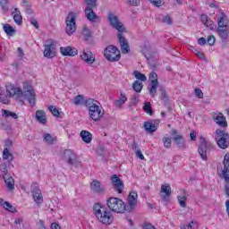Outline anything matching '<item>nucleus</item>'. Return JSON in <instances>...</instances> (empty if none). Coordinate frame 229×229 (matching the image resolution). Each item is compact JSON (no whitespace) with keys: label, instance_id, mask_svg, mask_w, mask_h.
I'll return each mask as SVG.
<instances>
[{"label":"nucleus","instance_id":"51","mask_svg":"<svg viewBox=\"0 0 229 229\" xmlns=\"http://www.w3.org/2000/svg\"><path fill=\"white\" fill-rule=\"evenodd\" d=\"M195 95L199 99H203V91L200 89H195Z\"/></svg>","mask_w":229,"mask_h":229},{"label":"nucleus","instance_id":"23","mask_svg":"<svg viewBox=\"0 0 229 229\" xmlns=\"http://www.w3.org/2000/svg\"><path fill=\"white\" fill-rule=\"evenodd\" d=\"M159 194L164 201H169V197L171 196V185L169 183L163 184Z\"/></svg>","mask_w":229,"mask_h":229},{"label":"nucleus","instance_id":"16","mask_svg":"<svg viewBox=\"0 0 229 229\" xmlns=\"http://www.w3.org/2000/svg\"><path fill=\"white\" fill-rule=\"evenodd\" d=\"M111 183L115 192L118 194H123V191L124 190V182L123 180H121V178H119V176H117V174H113L111 176Z\"/></svg>","mask_w":229,"mask_h":229},{"label":"nucleus","instance_id":"60","mask_svg":"<svg viewBox=\"0 0 229 229\" xmlns=\"http://www.w3.org/2000/svg\"><path fill=\"white\" fill-rule=\"evenodd\" d=\"M124 102H123V100H121L120 98L119 99H117V100H114V105H115V106H117L118 108H121L122 106H123V104Z\"/></svg>","mask_w":229,"mask_h":229},{"label":"nucleus","instance_id":"24","mask_svg":"<svg viewBox=\"0 0 229 229\" xmlns=\"http://www.w3.org/2000/svg\"><path fill=\"white\" fill-rule=\"evenodd\" d=\"M90 189L96 194H105V188L101 184V182L93 180L90 183Z\"/></svg>","mask_w":229,"mask_h":229},{"label":"nucleus","instance_id":"45","mask_svg":"<svg viewBox=\"0 0 229 229\" xmlns=\"http://www.w3.org/2000/svg\"><path fill=\"white\" fill-rule=\"evenodd\" d=\"M159 92H161V96L165 101H167V91L165 90V88L164 87H159Z\"/></svg>","mask_w":229,"mask_h":229},{"label":"nucleus","instance_id":"44","mask_svg":"<svg viewBox=\"0 0 229 229\" xmlns=\"http://www.w3.org/2000/svg\"><path fill=\"white\" fill-rule=\"evenodd\" d=\"M148 79L150 81V83H153V81H158V75L157 74V72H150Z\"/></svg>","mask_w":229,"mask_h":229},{"label":"nucleus","instance_id":"3","mask_svg":"<svg viewBox=\"0 0 229 229\" xmlns=\"http://www.w3.org/2000/svg\"><path fill=\"white\" fill-rule=\"evenodd\" d=\"M93 212L99 223H102L103 225H112V223H114L112 211L106 206H103L100 203H96L93 206Z\"/></svg>","mask_w":229,"mask_h":229},{"label":"nucleus","instance_id":"48","mask_svg":"<svg viewBox=\"0 0 229 229\" xmlns=\"http://www.w3.org/2000/svg\"><path fill=\"white\" fill-rule=\"evenodd\" d=\"M195 223H196L195 221H191L190 222V224L186 225H181V229H196V227H194Z\"/></svg>","mask_w":229,"mask_h":229},{"label":"nucleus","instance_id":"29","mask_svg":"<svg viewBox=\"0 0 229 229\" xmlns=\"http://www.w3.org/2000/svg\"><path fill=\"white\" fill-rule=\"evenodd\" d=\"M81 138L85 144H90V142H92V133L88 131H81Z\"/></svg>","mask_w":229,"mask_h":229},{"label":"nucleus","instance_id":"40","mask_svg":"<svg viewBox=\"0 0 229 229\" xmlns=\"http://www.w3.org/2000/svg\"><path fill=\"white\" fill-rule=\"evenodd\" d=\"M82 35L85 40H90V38H92V31H90V30L87 27L83 29Z\"/></svg>","mask_w":229,"mask_h":229},{"label":"nucleus","instance_id":"33","mask_svg":"<svg viewBox=\"0 0 229 229\" xmlns=\"http://www.w3.org/2000/svg\"><path fill=\"white\" fill-rule=\"evenodd\" d=\"M3 30L4 33H6V35H8L9 37H13V35H15V29H13V27H12V25L8 23L3 26Z\"/></svg>","mask_w":229,"mask_h":229},{"label":"nucleus","instance_id":"26","mask_svg":"<svg viewBox=\"0 0 229 229\" xmlns=\"http://www.w3.org/2000/svg\"><path fill=\"white\" fill-rule=\"evenodd\" d=\"M3 160L8 164V167H13V165H12V162H13V155L10 153L8 148L3 150Z\"/></svg>","mask_w":229,"mask_h":229},{"label":"nucleus","instance_id":"46","mask_svg":"<svg viewBox=\"0 0 229 229\" xmlns=\"http://www.w3.org/2000/svg\"><path fill=\"white\" fill-rule=\"evenodd\" d=\"M163 144L165 148H171V137L163 138Z\"/></svg>","mask_w":229,"mask_h":229},{"label":"nucleus","instance_id":"49","mask_svg":"<svg viewBox=\"0 0 229 229\" xmlns=\"http://www.w3.org/2000/svg\"><path fill=\"white\" fill-rule=\"evenodd\" d=\"M162 22H164L165 24L171 25L173 24V20L171 19V17H169V15H166L163 17Z\"/></svg>","mask_w":229,"mask_h":229},{"label":"nucleus","instance_id":"52","mask_svg":"<svg viewBox=\"0 0 229 229\" xmlns=\"http://www.w3.org/2000/svg\"><path fill=\"white\" fill-rule=\"evenodd\" d=\"M209 19L210 18L207 14H201V16H200V21H201L202 24H204V25H206L207 22H208Z\"/></svg>","mask_w":229,"mask_h":229},{"label":"nucleus","instance_id":"8","mask_svg":"<svg viewBox=\"0 0 229 229\" xmlns=\"http://www.w3.org/2000/svg\"><path fill=\"white\" fill-rule=\"evenodd\" d=\"M104 56L107 62H119L121 60V50L114 45H109L104 50Z\"/></svg>","mask_w":229,"mask_h":229},{"label":"nucleus","instance_id":"61","mask_svg":"<svg viewBox=\"0 0 229 229\" xmlns=\"http://www.w3.org/2000/svg\"><path fill=\"white\" fill-rule=\"evenodd\" d=\"M136 157H138V158H140V160H144V155L142 154L141 150L136 151Z\"/></svg>","mask_w":229,"mask_h":229},{"label":"nucleus","instance_id":"47","mask_svg":"<svg viewBox=\"0 0 229 229\" xmlns=\"http://www.w3.org/2000/svg\"><path fill=\"white\" fill-rule=\"evenodd\" d=\"M149 3H151V4H153L154 6H162V4H164V0H148Z\"/></svg>","mask_w":229,"mask_h":229},{"label":"nucleus","instance_id":"4","mask_svg":"<svg viewBox=\"0 0 229 229\" xmlns=\"http://www.w3.org/2000/svg\"><path fill=\"white\" fill-rule=\"evenodd\" d=\"M84 105L86 108H88L89 115L92 121H101L103 115H105V111L103 110V107L99 106V102H98V100L88 98Z\"/></svg>","mask_w":229,"mask_h":229},{"label":"nucleus","instance_id":"35","mask_svg":"<svg viewBox=\"0 0 229 229\" xmlns=\"http://www.w3.org/2000/svg\"><path fill=\"white\" fill-rule=\"evenodd\" d=\"M22 4L25 8L26 13L28 15H33V9H31V4L28 2V0H22Z\"/></svg>","mask_w":229,"mask_h":229},{"label":"nucleus","instance_id":"19","mask_svg":"<svg viewBox=\"0 0 229 229\" xmlns=\"http://www.w3.org/2000/svg\"><path fill=\"white\" fill-rule=\"evenodd\" d=\"M220 178H224L225 182H229V154H225L224 157V168L220 174Z\"/></svg>","mask_w":229,"mask_h":229},{"label":"nucleus","instance_id":"62","mask_svg":"<svg viewBox=\"0 0 229 229\" xmlns=\"http://www.w3.org/2000/svg\"><path fill=\"white\" fill-rule=\"evenodd\" d=\"M198 44H199V46H205V44H207V39H205V38H199V40H198Z\"/></svg>","mask_w":229,"mask_h":229},{"label":"nucleus","instance_id":"2","mask_svg":"<svg viewBox=\"0 0 229 229\" xmlns=\"http://www.w3.org/2000/svg\"><path fill=\"white\" fill-rule=\"evenodd\" d=\"M9 92L10 98L15 97L17 101H20L21 105H24V101H22V98L29 101L30 106H35L36 105V98H35V90L31 86L28 88H23V91L21 88H12L11 89H7Z\"/></svg>","mask_w":229,"mask_h":229},{"label":"nucleus","instance_id":"63","mask_svg":"<svg viewBox=\"0 0 229 229\" xmlns=\"http://www.w3.org/2000/svg\"><path fill=\"white\" fill-rule=\"evenodd\" d=\"M98 155H100V157H102V155H105V147H99L98 148Z\"/></svg>","mask_w":229,"mask_h":229},{"label":"nucleus","instance_id":"31","mask_svg":"<svg viewBox=\"0 0 229 229\" xmlns=\"http://www.w3.org/2000/svg\"><path fill=\"white\" fill-rule=\"evenodd\" d=\"M151 98L157 96V89H158V81H152L150 87L148 88Z\"/></svg>","mask_w":229,"mask_h":229},{"label":"nucleus","instance_id":"41","mask_svg":"<svg viewBox=\"0 0 229 229\" xmlns=\"http://www.w3.org/2000/svg\"><path fill=\"white\" fill-rule=\"evenodd\" d=\"M4 208H5V210H8L9 212H12L13 214H15V212H17V208H15V207H13L10 202H4Z\"/></svg>","mask_w":229,"mask_h":229},{"label":"nucleus","instance_id":"57","mask_svg":"<svg viewBox=\"0 0 229 229\" xmlns=\"http://www.w3.org/2000/svg\"><path fill=\"white\" fill-rule=\"evenodd\" d=\"M143 229H157V227L149 223H146L143 225Z\"/></svg>","mask_w":229,"mask_h":229},{"label":"nucleus","instance_id":"25","mask_svg":"<svg viewBox=\"0 0 229 229\" xmlns=\"http://www.w3.org/2000/svg\"><path fill=\"white\" fill-rule=\"evenodd\" d=\"M60 51L63 56H76L78 55V49L72 47H61Z\"/></svg>","mask_w":229,"mask_h":229},{"label":"nucleus","instance_id":"28","mask_svg":"<svg viewBox=\"0 0 229 229\" xmlns=\"http://www.w3.org/2000/svg\"><path fill=\"white\" fill-rule=\"evenodd\" d=\"M36 119L40 124H46L47 123V117L44 110H38L36 112Z\"/></svg>","mask_w":229,"mask_h":229},{"label":"nucleus","instance_id":"54","mask_svg":"<svg viewBox=\"0 0 229 229\" xmlns=\"http://www.w3.org/2000/svg\"><path fill=\"white\" fill-rule=\"evenodd\" d=\"M195 55L200 58V60H204L205 62H207V57L205 56V54H203V52H199V51H196L195 52Z\"/></svg>","mask_w":229,"mask_h":229},{"label":"nucleus","instance_id":"38","mask_svg":"<svg viewBox=\"0 0 229 229\" xmlns=\"http://www.w3.org/2000/svg\"><path fill=\"white\" fill-rule=\"evenodd\" d=\"M143 110L148 114V115H153V107L151 106V102H145L143 106Z\"/></svg>","mask_w":229,"mask_h":229},{"label":"nucleus","instance_id":"10","mask_svg":"<svg viewBox=\"0 0 229 229\" xmlns=\"http://www.w3.org/2000/svg\"><path fill=\"white\" fill-rule=\"evenodd\" d=\"M10 168L11 167L8 166V163L4 161V164H2L0 166V171L3 174V178L5 182L7 189L9 191H13V189H15V181L13 180V177H12L8 173V169Z\"/></svg>","mask_w":229,"mask_h":229},{"label":"nucleus","instance_id":"13","mask_svg":"<svg viewBox=\"0 0 229 229\" xmlns=\"http://www.w3.org/2000/svg\"><path fill=\"white\" fill-rule=\"evenodd\" d=\"M45 50L43 55L45 58H55L56 56V41L54 39H47L44 45Z\"/></svg>","mask_w":229,"mask_h":229},{"label":"nucleus","instance_id":"37","mask_svg":"<svg viewBox=\"0 0 229 229\" xmlns=\"http://www.w3.org/2000/svg\"><path fill=\"white\" fill-rule=\"evenodd\" d=\"M142 82L139 81H135L132 84V89L134 92H138L140 93L142 92Z\"/></svg>","mask_w":229,"mask_h":229},{"label":"nucleus","instance_id":"42","mask_svg":"<svg viewBox=\"0 0 229 229\" xmlns=\"http://www.w3.org/2000/svg\"><path fill=\"white\" fill-rule=\"evenodd\" d=\"M145 58L148 60V65L151 67V69L155 71V69H157V63L153 61V57L151 55H145Z\"/></svg>","mask_w":229,"mask_h":229},{"label":"nucleus","instance_id":"30","mask_svg":"<svg viewBox=\"0 0 229 229\" xmlns=\"http://www.w3.org/2000/svg\"><path fill=\"white\" fill-rule=\"evenodd\" d=\"M13 15L15 24L21 26V24H22V15H21V11H19L18 8H15L14 12H13Z\"/></svg>","mask_w":229,"mask_h":229},{"label":"nucleus","instance_id":"12","mask_svg":"<svg viewBox=\"0 0 229 229\" xmlns=\"http://www.w3.org/2000/svg\"><path fill=\"white\" fill-rule=\"evenodd\" d=\"M216 144L221 149H226L229 146V134L228 132H225V131L221 129H217L216 131Z\"/></svg>","mask_w":229,"mask_h":229},{"label":"nucleus","instance_id":"27","mask_svg":"<svg viewBox=\"0 0 229 229\" xmlns=\"http://www.w3.org/2000/svg\"><path fill=\"white\" fill-rule=\"evenodd\" d=\"M182 192V196H178V202L180 207H182V208H185L187 207V199L189 198V191H187L186 190H181Z\"/></svg>","mask_w":229,"mask_h":229},{"label":"nucleus","instance_id":"20","mask_svg":"<svg viewBox=\"0 0 229 229\" xmlns=\"http://www.w3.org/2000/svg\"><path fill=\"white\" fill-rule=\"evenodd\" d=\"M213 121L221 126L222 128H226L228 126V123L226 122V117L223 114V113H213Z\"/></svg>","mask_w":229,"mask_h":229},{"label":"nucleus","instance_id":"11","mask_svg":"<svg viewBox=\"0 0 229 229\" xmlns=\"http://www.w3.org/2000/svg\"><path fill=\"white\" fill-rule=\"evenodd\" d=\"M76 13L70 12L68 13V15L65 20V31L67 35H69L70 37L71 35H72V33L76 32Z\"/></svg>","mask_w":229,"mask_h":229},{"label":"nucleus","instance_id":"6","mask_svg":"<svg viewBox=\"0 0 229 229\" xmlns=\"http://www.w3.org/2000/svg\"><path fill=\"white\" fill-rule=\"evenodd\" d=\"M106 205L111 212H115L116 214H124V211L127 210L124 201L116 197L107 199Z\"/></svg>","mask_w":229,"mask_h":229},{"label":"nucleus","instance_id":"56","mask_svg":"<svg viewBox=\"0 0 229 229\" xmlns=\"http://www.w3.org/2000/svg\"><path fill=\"white\" fill-rule=\"evenodd\" d=\"M204 26H207V28H209L210 30H214V21L209 18Z\"/></svg>","mask_w":229,"mask_h":229},{"label":"nucleus","instance_id":"14","mask_svg":"<svg viewBox=\"0 0 229 229\" xmlns=\"http://www.w3.org/2000/svg\"><path fill=\"white\" fill-rule=\"evenodd\" d=\"M64 159L66 161L68 165L81 167V162L78 159V156H76V154L71 149L64 150Z\"/></svg>","mask_w":229,"mask_h":229},{"label":"nucleus","instance_id":"7","mask_svg":"<svg viewBox=\"0 0 229 229\" xmlns=\"http://www.w3.org/2000/svg\"><path fill=\"white\" fill-rule=\"evenodd\" d=\"M86 1V8H85V16L90 22H97L99 21V16L94 13V10L98 8V0H85Z\"/></svg>","mask_w":229,"mask_h":229},{"label":"nucleus","instance_id":"34","mask_svg":"<svg viewBox=\"0 0 229 229\" xmlns=\"http://www.w3.org/2000/svg\"><path fill=\"white\" fill-rule=\"evenodd\" d=\"M2 112L5 119H8V117H12L13 119H19V115L10 110L3 109Z\"/></svg>","mask_w":229,"mask_h":229},{"label":"nucleus","instance_id":"15","mask_svg":"<svg viewBox=\"0 0 229 229\" xmlns=\"http://www.w3.org/2000/svg\"><path fill=\"white\" fill-rule=\"evenodd\" d=\"M31 194L35 203L40 207V205L44 203V197L42 196V191H40V188H38L37 182L31 184Z\"/></svg>","mask_w":229,"mask_h":229},{"label":"nucleus","instance_id":"32","mask_svg":"<svg viewBox=\"0 0 229 229\" xmlns=\"http://www.w3.org/2000/svg\"><path fill=\"white\" fill-rule=\"evenodd\" d=\"M86 101H87V99H85L83 95H77L73 98V105H75L76 106H80V105H83L85 106Z\"/></svg>","mask_w":229,"mask_h":229},{"label":"nucleus","instance_id":"50","mask_svg":"<svg viewBox=\"0 0 229 229\" xmlns=\"http://www.w3.org/2000/svg\"><path fill=\"white\" fill-rule=\"evenodd\" d=\"M207 42L209 46H214V44H216V37L208 36Z\"/></svg>","mask_w":229,"mask_h":229},{"label":"nucleus","instance_id":"9","mask_svg":"<svg viewBox=\"0 0 229 229\" xmlns=\"http://www.w3.org/2000/svg\"><path fill=\"white\" fill-rule=\"evenodd\" d=\"M199 142V146L198 151L200 156V158H202V160H207V156L210 155V151L214 149V147L212 146V143L207 140L205 138H203V136H200Z\"/></svg>","mask_w":229,"mask_h":229},{"label":"nucleus","instance_id":"36","mask_svg":"<svg viewBox=\"0 0 229 229\" xmlns=\"http://www.w3.org/2000/svg\"><path fill=\"white\" fill-rule=\"evenodd\" d=\"M48 109L50 110V112H52L53 115L55 117H60L62 119V117H64V114L62 112H59L57 109H56V106H50L48 107Z\"/></svg>","mask_w":229,"mask_h":229},{"label":"nucleus","instance_id":"64","mask_svg":"<svg viewBox=\"0 0 229 229\" xmlns=\"http://www.w3.org/2000/svg\"><path fill=\"white\" fill-rule=\"evenodd\" d=\"M51 229H62V228L60 227V225H58L56 223H53L51 225Z\"/></svg>","mask_w":229,"mask_h":229},{"label":"nucleus","instance_id":"43","mask_svg":"<svg viewBox=\"0 0 229 229\" xmlns=\"http://www.w3.org/2000/svg\"><path fill=\"white\" fill-rule=\"evenodd\" d=\"M43 137L44 141L47 142V144H53V142H55V139H53V136L49 133H45Z\"/></svg>","mask_w":229,"mask_h":229},{"label":"nucleus","instance_id":"55","mask_svg":"<svg viewBox=\"0 0 229 229\" xmlns=\"http://www.w3.org/2000/svg\"><path fill=\"white\" fill-rule=\"evenodd\" d=\"M17 51H18V59L22 60V58H24V51L21 47H18Z\"/></svg>","mask_w":229,"mask_h":229},{"label":"nucleus","instance_id":"5","mask_svg":"<svg viewBox=\"0 0 229 229\" xmlns=\"http://www.w3.org/2000/svg\"><path fill=\"white\" fill-rule=\"evenodd\" d=\"M216 33L222 44H228L229 30H228V17L225 13H221L217 18Z\"/></svg>","mask_w":229,"mask_h":229},{"label":"nucleus","instance_id":"39","mask_svg":"<svg viewBox=\"0 0 229 229\" xmlns=\"http://www.w3.org/2000/svg\"><path fill=\"white\" fill-rule=\"evenodd\" d=\"M133 76H135L136 80H140V81H146V80H148L146 75L139 71H134Z\"/></svg>","mask_w":229,"mask_h":229},{"label":"nucleus","instance_id":"21","mask_svg":"<svg viewBox=\"0 0 229 229\" xmlns=\"http://www.w3.org/2000/svg\"><path fill=\"white\" fill-rule=\"evenodd\" d=\"M158 124L160 120H155L154 122H145L144 128L148 133H155L158 130Z\"/></svg>","mask_w":229,"mask_h":229},{"label":"nucleus","instance_id":"1","mask_svg":"<svg viewBox=\"0 0 229 229\" xmlns=\"http://www.w3.org/2000/svg\"><path fill=\"white\" fill-rule=\"evenodd\" d=\"M108 21L111 26H113L114 30H117L118 31L117 38L123 55H128V53H130V44L128 43V39H126L124 35H123V33L126 32V28H124L123 24H121L119 18L113 13H109Z\"/></svg>","mask_w":229,"mask_h":229},{"label":"nucleus","instance_id":"18","mask_svg":"<svg viewBox=\"0 0 229 229\" xmlns=\"http://www.w3.org/2000/svg\"><path fill=\"white\" fill-rule=\"evenodd\" d=\"M171 135L176 146L180 149H185V139L182 135L178 134V131H176V129H172Z\"/></svg>","mask_w":229,"mask_h":229},{"label":"nucleus","instance_id":"58","mask_svg":"<svg viewBox=\"0 0 229 229\" xmlns=\"http://www.w3.org/2000/svg\"><path fill=\"white\" fill-rule=\"evenodd\" d=\"M131 101H132L133 106H137V105H139V98H137V96L133 95L131 97Z\"/></svg>","mask_w":229,"mask_h":229},{"label":"nucleus","instance_id":"53","mask_svg":"<svg viewBox=\"0 0 229 229\" xmlns=\"http://www.w3.org/2000/svg\"><path fill=\"white\" fill-rule=\"evenodd\" d=\"M30 22L32 26L36 28V30H38V21H37V19L32 17L30 18Z\"/></svg>","mask_w":229,"mask_h":229},{"label":"nucleus","instance_id":"59","mask_svg":"<svg viewBox=\"0 0 229 229\" xmlns=\"http://www.w3.org/2000/svg\"><path fill=\"white\" fill-rule=\"evenodd\" d=\"M128 3L131 4V6H139L140 2L139 0H128Z\"/></svg>","mask_w":229,"mask_h":229},{"label":"nucleus","instance_id":"22","mask_svg":"<svg viewBox=\"0 0 229 229\" xmlns=\"http://www.w3.org/2000/svg\"><path fill=\"white\" fill-rule=\"evenodd\" d=\"M81 58L83 60V62H86V64H94L96 62V57H94V54L90 52L89 49H85L81 54Z\"/></svg>","mask_w":229,"mask_h":229},{"label":"nucleus","instance_id":"17","mask_svg":"<svg viewBox=\"0 0 229 229\" xmlns=\"http://www.w3.org/2000/svg\"><path fill=\"white\" fill-rule=\"evenodd\" d=\"M137 198H139V194H137V191L130 192L127 198V203H128V207L126 208L127 212H132V210H135V208L137 207Z\"/></svg>","mask_w":229,"mask_h":229}]
</instances>
